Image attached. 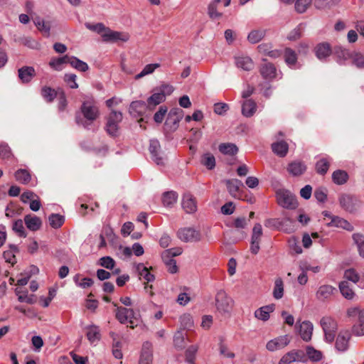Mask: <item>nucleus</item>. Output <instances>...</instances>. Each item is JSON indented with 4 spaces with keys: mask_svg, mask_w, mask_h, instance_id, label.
Returning <instances> with one entry per match:
<instances>
[{
    "mask_svg": "<svg viewBox=\"0 0 364 364\" xmlns=\"http://www.w3.org/2000/svg\"><path fill=\"white\" fill-rule=\"evenodd\" d=\"M18 77L23 83H28L36 75L35 69L31 66H23L18 70Z\"/></svg>",
    "mask_w": 364,
    "mask_h": 364,
    "instance_id": "nucleus-18",
    "label": "nucleus"
},
{
    "mask_svg": "<svg viewBox=\"0 0 364 364\" xmlns=\"http://www.w3.org/2000/svg\"><path fill=\"white\" fill-rule=\"evenodd\" d=\"M273 152L280 157H284L287 155L289 150V145L284 141H279L272 144Z\"/></svg>",
    "mask_w": 364,
    "mask_h": 364,
    "instance_id": "nucleus-29",
    "label": "nucleus"
},
{
    "mask_svg": "<svg viewBox=\"0 0 364 364\" xmlns=\"http://www.w3.org/2000/svg\"><path fill=\"white\" fill-rule=\"evenodd\" d=\"M50 225L55 228H59L64 223V217L59 214H51L48 218Z\"/></svg>",
    "mask_w": 364,
    "mask_h": 364,
    "instance_id": "nucleus-50",
    "label": "nucleus"
},
{
    "mask_svg": "<svg viewBox=\"0 0 364 364\" xmlns=\"http://www.w3.org/2000/svg\"><path fill=\"white\" fill-rule=\"evenodd\" d=\"M122 120L121 112L112 110L107 117L106 131L111 136H116L119 129V123Z\"/></svg>",
    "mask_w": 364,
    "mask_h": 364,
    "instance_id": "nucleus-8",
    "label": "nucleus"
},
{
    "mask_svg": "<svg viewBox=\"0 0 364 364\" xmlns=\"http://www.w3.org/2000/svg\"><path fill=\"white\" fill-rule=\"evenodd\" d=\"M306 169V165L301 161H294L289 164L288 166V171L295 176L301 175Z\"/></svg>",
    "mask_w": 364,
    "mask_h": 364,
    "instance_id": "nucleus-34",
    "label": "nucleus"
},
{
    "mask_svg": "<svg viewBox=\"0 0 364 364\" xmlns=\"http://www.w3.org/2000/svg\"><path fill=\"white\" fill-rule=\"evenodd\" d=\"M178 195L174 191H168L164 193L162 202L164 206L171 207L177 200Z\"/></svg>",
    "mask_w": 364,
    "mask_h": 364,
    "instance_id": "nucleus-42",
    "label": "nucleus"
},
{
    "mask_svg": "<svg viewBox=\"0 0 364 364\" xmlns=\"http://www.w3.org/2000/svg\"><path fill=\"white\" fill-rule=\"evenodd\" d=\"M153 347L152 344L146 341L143 343L138 364H152Z\"/></svg>",
    "mask_w": 364,
    "mask_h": 364,
    "instance_id": "nucleus-13",
    "label": "nucleus"
},
{
    "mask_svg": "<svg viewBox=\"0 0 364 364\" xmlns=\"http://www.w3.org/2000/svg\"><path fill=\"white\" fill-rule=\"evenodd\" d=\"M165 100V97L162 93H160L158 90H154V92L147 99V107L152 109Z\"/></svg>",
    "mask_w": 364,
    "mask_h": 364,
    "instance_id": "nucleus-30",
    "label": "nucleus"
},
{
    "mask_svg": "<svg viewBox=\"0 0 364 364\" xmlns=\"http://www.w3.org/2000/svg\"><path fill=\"white\" fill-rule=\"evenodd\" d=\"M225 184L228 192L233 197L237 196L240 188L243 186L242 182L237 178L226 180Z\"/></svg>",
    "mask_w": 364,
    "mask_h": 364,
    "instance_id": "nucleus-26",
    "label": "nucleus"
},
{
    "mask_svg": "<svg viewBox=\"0 0 364 364\" xmlns=\"http://www.w3.org/2000/svg\"><path fill=\"white\" fill-rule=\"evenodd\" d=\"M215 306L221 314H229L233 306V300L225 291L219 290L215 295Z\"/></svg>",
    "mask_w": 364,
    "mask_h": 364,
    "instance_id": "nucleus-5",
    "label": "nucleus"
},
{
    "mask_svg": "<svg viewBox=\"0 0 364 364\" xmlns=\"http://www.w3.org/2000/svg\"><path fill=\"white\" fill-rule=\"evenodd\" d=\"M290 343V338L288 335L280 336L267 343L266 348L271 352L283 349Z\"/></svg>",
    "mask_w": 364,
    "mask_h": 364,
    "instance_id": "nucleus-12",
    "label": "nucleus"
},
{
    "mask_svg": "<svg viewBox=\"0 0 364 364\" xmlns=\"http://www.w3.org/2000/svg\"><path fill=\"white\" fill-rule=\"evenodd\" d=\"M348 174L343 170H336L332 174V180L337 185H343L347 182Z\"/></svg>",
    "mask_w": 364,
    "mask_h": 364,
    "instance_id": "nucleus-37",
    "label": "nucleus"
},
{
    "mask_svg": "<svg viewBox=\"0 0 364 364\" xmlns=\"http://www.w3.org/2000/svg\"><path fill=\"white\" fill-rule=\"evenodd\" d=\"M353 239L358 247L360 255L364 258V235L355 233L353 235Z\"/></svg>",
    "mask_w": 364,
    "mask_h": 364,
    "instance_id": "nucleus-52",
    "label": "nucleus"
},
{
    "mask_svg": "<svg viewBox=\"0 0 364 364\" xmlns=\"http://www.w3.org/2000/svg\"><path fill=\"white\" fill-rule=\"evenodd\" d=\"M15 293L18 296V300L20 302H26L27 304H33L35 303L33 295H28L27 291H23L21 289L16 288Z\"/></svg>",
    "mask_w": 364,
    "mask_h": 364,
    "instance_id": "nucleus-40",
    "label": "nucleus"
},
{
    "mask_svg": "<svg viewBox=\"0 0 364 364\" xmlns=\"http://www.w3.org/2000/svg\"><path fill=\"white\" fill-rule=\"evenodd\" d=\"M85 26L87 29H89L92 31H95L97 33H100L101 35L103 33H105L106 30L107 28V27H106L102 23H97L95 24L85 23Z\"/></svg>",
    "mask_w": 364,
    "mask_h": 364,
    "instance_id": "nucleus-58",
    "label": "nucleus"
},
{
    "mask_svg": "<svg viewBox=\"0 0 364 364\" xmlns=\"http://www.w3.org/2000/svg\"><path fill=\"white\" fill-rule=\"evenodd\" d=\"M284 58L285 63L291 68L294 67L297 61V55L296 52L290 48H287L284 50Z\"/></svg>",
    "mask_w": 364,
    "mask_h": 364,
    "instance_id": "nucleus-36",
    "label": "nucleus"
},
{
    "mask_svg": "<svg viewBox=\"0 0 364 364\" xmlns=\"http://www.w3.org/2000/svg\"><path fill=\"white\" fill-rule=\"evenodd\" d=\"M64 63H68V55H65L63 57L53 58L49 65L55 70L60 71L63 70V65Z\"/></svg>",
    "mask_w": 364,
    "mask_h": 364,
    "instance_id": "nucleus-48",
    "label": "nucleus"
},
{
    "mask_svg": "<svg viewBox=\"0 0 364 364\" xmlns=\"http://www.w3.org/2000/svg\"><path fill=\"white\" fill-rule=\"evenodd\" d=\"M167 112L168 108L166 106H161L159 110L154 115V122L157 124H161L164 121Z\"/></svg>",
    "mask_w": 364,
    "mask_h": 364,
    "instance_id": "nucleus-61",
    "label": "nucleus"
},
{
    "mask_svg": "<svg viewBox=\"0 0 364 364\" xmlns=\"http://www.w3.org/2000/svg\"><path fill=\"white\" fill-rule=\"evenodd\" d=\"M24 222L27 228L31 231H36L39 230L42 225L41 218L31 214L26 215L24 217Z\"/></svg>",
    "mask_w": 364,
    "mask_h": 364,
    "instance_id": "nucleus-24",
    "label": "nucleus"
},
{
    "mask_svg": "<svg viewBox=\"0 0 364 364\" xmlns=\"http://www.w3.org/2000/svg\"><path fill=\"white\" fill-rule=\"evenodd\" d=\"M183 250L181 247H174L165 250L162 253V258L171 259V257L181 255Z\"/></svg>",
    "mask_w": 364,
    "mask_h": 364,
    "instance_id": "nucleus-62",
    "label": "nucleus"
},
{
    "mask_svg": "<svg viewBox=\"0 0 364 364\" xmlns=\"http://www.w3.org/2000/svg\"><path fill=\"white\" fill-rule=\"evenodd\" d=\"M341 0H315L314 5L318 9H331L337 6Z\"/></svg>",
    "mask_w": 364,
    "mask_h": 364,
    "instance_id": "nucleus-45",
    "label": "nucleus"
},
{
    "mask_svg": "<svg viewBox=\"0 0 364 364\" xmlns=\"http://www.w3.org/2000/svg\"><path fill=\"white\" fill-rule=\"evenodd\" d=\"M333 53L336 58V61L340 64H342L346 60L350 59L351 56V53H350L348 50L341 46L336 47L334 48Z\"/></svg>",
    "mask_w": 364,
    "mask_h": 364,
    "instance_id": "nucleus-31",
    "label": "nucleus"
},
{
    "mask_svg": "<svg viewBox=\"0 0 364 364\" xmlns=\"http://www.w3.org/2000/svg\"><path fill=\"white\" fill-rule=\"evenodd\" d=\"M58 95V92L50 87L44 86L41 89V95L47 102H52Z\"/></svg>",
    "mask_w": 364,
    "mask_h": 364,
    "instance_id": "nucleus-39",
    "label": "nucleus"
},
{
    "mask_svg": "<svg viewBox=\"0 0 364 364\" xmlns=\"http://www.w3.org/2000/svg\"><path fill=\"white\" fill-rule=\"evenodd\" d=\"M218 149L222 154L230 156L235 155L238 151V148L232 143H222Z\"/></svg>",
    "mask_w": 364,
    "mask_h": 364,
    "instance_id": "nucleus-35",
    "label": "nucleus"
},
{
    "mask_svg": "<svg viewBox=\"0 0 364 364\" xmlns=\"http://www.w3.org/2000/svg\"><path fill=\"white\" fill-rule=\"evenodd\" d=\"M100 114L99 107L93 98L82 101L78 112L75 114L76 124L87 130H95V122Z\"/></svg>",
    "mask_w": 364,
    "mask_h": 364,
    "instance_id": "nucleus-1",
    "label": "nucleus"
},
{
    "mask_svg": "<svg viewBox=\"0 0 364 364\" xmlns=\"http://www.w3.org/2000/svg\"><path fill=\"white\" fill-rule=\"evenodd\" d=\"M116 318L122 324L129 323V327H134L135 313L132 309L119 306L116 310Z\"/></svg>",
    "mask_w": 364,
    "mask_h": 364,
    "instance_id": "nucleus-10",
    "label": "nucleus"
},
{
    "mask_svg": "<svg viewBox=\"0 0 364 364\" xmlns=\"http://www.w3.org/2000/svg\"><path fill=\"white\" fill-rule=\"evenodd\" d=\"M159 67V64H158V63L146 65L143 68V70L135 76V79L139 80L147 75L151 74Z\"/></svg>",
    "mask_w": 364,
    "mask_h": 364,
    "instance_id": "nucleus-53",
    "label": "nucleus"
},
{
    "mask_svg": "<svg viewBox=\"0 0 364 364\" xmlns=\"http://www.w3.org/2000/svg\"><path fill=\"white\" fill-rule=\"evenodd\" d=\"M68 64L80 72H86L89 69V66L87 63L80 60L75 56L68 55Z\"/></svg>",
    "mask_w": 364,
    "mask_h": 364,
    "instance_id": "nucleus-32",
    "label": "nucleus"
},
{
    "mask_svg": "<svg viewBox=\"0 0 364 364\" xmlns=\"http://www.w3.org/2000/svg\"><path fill=\"white\" fill-rule=\"evenodd\" d=\"M320 324L324 333L325 341L332 343L338 328L336 321L331 316H323L320 321Z\"/></svg>",
    "mask_w": 364,
    "mask_h": 364,
    "instance_id": "nucleus-4",
    "label": "nucleus"
},
{
    "mask_svg": "<svg viewBox=\"0 0 364 364\" xmlns=\"http://www.w3.org/2000/svg\"><path fill=\"white\" fill-rule=\"evenodd\" d=\"M235 63L237 68L245 71H250L254 68L255 64L252 58L247 55H240L235 57Z\"/></svg>",
    "mask_w": 364,
    "mask_h": 364,
    "instance_id": "nucleus-16",
    "label": "nucleus"
},
{
    "mask_svg": "<svg viewBox=\"0 0 364 364\" xmlns=\"http://www.w3.org/2000/svg\"><path fill=\"white\" fill-rule=\"evenodd\" d=\"M346 314L351 319H358V323L352 328L353 334L358 336H364V309L353 306L347 309Z\"/></svg>",
    "mask_w": 364,
    "mask_h": 364,
    "instance_id": "nucleus-2",
    "label": "nucleus"
},
{
    "mask_svg": "<svg viewBox=\"0 0 364 364\" xmlns=\"http://www.w3.org/2000/svg\"><path fill=\"white\" fill-rule=\"evenodd\" d=\"M178 237L184 242H196L201 240V234L193 228H181L177 232Z\"/></svg>",
    "mask_w": 364,
    "mask_h": 364,
    "instance_id": "nucleus-9",
    "label": "nucleus"
},
{
    "mask_svg": "<svg viewBox=\"0 0 364 364\" xmlns=\"http://www.w3.org/2000/svg\"><path fill=\"white\" fill-rule=\"evenodd\" d=\"M344 278L356 284L360 281V274H358L354 269L350 268L345 271Z\"/></svg>",
    "mask_w": 364,
    "mask_h": 364,
    "instance_id": "nucleus-56",
    "label": "nucleus"
},
{
    "mask_svg": "<svg viewBox=\"0 0 364 364\" xmlns=\"http://www.w3.org/2000/svg\"><path fill=\"white\" fill-rule=\"evenodd\" d=\"M330 166L329 159L327 158H321L319 159L315 165L316 171L320 175H325Z\"/></svg>",
    "mask_w": 364,
    "mask_h": 364,
    "instance_id": "nucleus-38",
    "label": "nucleus"
},
{
    "mask_svg": "<svg viewBox=\"0 0 364 364\" xmlns=\"http://www.w3.org/2000/svg\"><path fill=\"white\" fill-rule=\"evenodd\" d=\"M314 326L309 321H304L299 325V333L304 341H309L311 339Z\"/></svg>",
    "mask_w": 364,
    "mask_h": 364,
    "instance_id": "nucleus-19",
    "label": "nucleus"
},
{
    "mask_svg": "<svg viewBox=\"0 0 364 364\" xmlns=\"http://www.w3.org/2000/svg\"><path fill=\"white\" fill-rule=\"evenodd\" d=\"M328 225L341 228L350 232L353 230V226L348 220L338 216L332 218V220L328 223Z\"/></svg>",
    "mask_w": 364,
    "mask_h": 364,
    "instance_id": "nucleus-25",
    "label": "nucleus"
},
{
    "mask_svg": "<svg viewBox=\"0 0 364 364\" xmlns=\"http://www.w3.org/2000/svg\"><path fill=\"white\" fill-rule=\"evenodd\" d=\"M182 207L187 213H193L197 210L195 198L189 193L183 196Z\"/></svg>",
    "mask_w": 364,
    "mask_h": 364,
    "instance_id": "nucleus-17",
    "label": "nucleus"
},
{
    "mask_svg": "<svg viewBox=\"0 0 364 364\" xmlns=\"http://www.w3.org/2000/svg\"><path fill=\"white\" fill-rule=\"evenodd\" d=\"M174 346L178 349H183L186 346L185 335L182 331H177L173 336Z\"/></svg>",
    "mask_w": 364,
    "mask_h": 364,
    "instance_id": "nucleus-51",
    "label": "nucleus"
},
{
    "mask_svg": "<svg viewBox=\"0 0 364 364\" xmlns=\"http://www.w3.org/2000/svg\"><path fill=\"white\" fill-rule=\"evenodd\" d=\"M353 60V63L358 68L364 67V55L360 53H351L350 58Z\"/></svg>",
    "mask_w": 364,
    "mask_h": 364,
    "instance_id": "nucleus-64",
    "label": "nucleus"
},
{
    "mask_svg": "<svg viewBox=\"0 0 364 364\" xmlns=\"http://www.w3.org/2000/svg\"><path fill=\"white\" fill-rule=\"evenodd\" d=\"M351 335L348 331H341L336 337L335 348L339 352H344L349 347V341Z\"/></svg>",
    "mask_w": 364,
    "mask_h": 364,
    "instance_id": "nucleus-14",
    "label": "nucleus"
},
{
    "mask_svg": "<svg viewBox=\"0 0 364 364\" xmlns=\"http://www.w3.org/2000/svg\"><path fill=\"white\" fill-rule=\"evenodd\" d=\"M338 202L341 207L350 213H355L360 204L357 196L348 193H341L338 197Z\"/></svg>",
    "mask_w": 364,
    "mask_h": 364,
    "instance_id": "nucleus-7",
    "label": "nucleus"
},
{
    "mask_svg": "<svg viewBox=\"0 0 364 364\" xmlns=\"http://www.w3.org/2000/svg\"><path fill=\"white\" fill-rule=\"evenodd\" d=\"M100 264L106 269H113L115 265V261L111 257H102L100 259Z\"/></svg>",
    "mask_w": 364,
    "mask_h": 364,
    "instance_id": "nucleus-63",
    "label": "nucleus"
},
{
    "mask_svg": "<svg viewBox=\"0 0 364 364\" xmlns=\"http://www.w3.org/2000/svg\"><path fill=\"white\" fill-rule=\"evenodd\" d=\"M102 38L105 42L115 43L119 41L127 42L129 38V36L126 33L112 31L107 27L106 32L102 34Z\"/></svg>",
    "mask_w": 364,
    "mask_h": 364,
    "instance_id": "nucleus-11",
    "label": "nucleus"
},
{
    "mask_svg": "<svg viewBox=\"0 0 364 364\" xmlns=\"http://www.w3.org/2000/svg\"><path fill=\"white\" fill-rule=\"evenodd\" d=\"M34 23L38 29L43 33L45 36L48 37L50 31V24L49 22H46L41 18H36L34 21Z\"/></svg>",
    "mask_w": 364,
    "mask_h": 364,
    "instance_id": "nucleus-43",
    "label": "nucleus"
},
{
    "mask_svg": "<svg viewBox=\"0 0 364 364\" xmlns=\"http://www.w3.org/2000/svg\"><path fill=\"white\" fill-rule=\"evenodd\" d=\"M306 354L309 358L312 361H319L322 358V353L321 351L314 349L311 346L306 348Z\"/></svg>",
    "mask_w": 364,
    "mask_h": 364,
    "instance_id": "nucleus-57",
    "label": "nucleus"
},
{
    "mask_svg": "<svg viewBox=\"0 0 364 364\" xmlns=\"http://www.w3.org/2000/svg\"><path fill=\"white\" fill-rule=\"evenodd\" d=\"M339 289L341 294L347 299H352L355 296L354 291L349 287L347 281H343L339 284Z\"/></svg>",
    "mask_w": 364,
    "mask_h": 364,
    "instance_id": "nucleus-41",
    "label": "nucleus"
},
{
    "mask_svg": "<svg viewBox=\"0 0 364 364\" xmlns=\"http://www.w3.org/2000/svg\"><path fill=\"white\" fill-rule=\"evenodd\" d=\"M86 336L91 344L97 343L101 338L100 330L96 325H90L85 327Z\"/></svg>",
    "mask_w": 364,
    "mask_h": 364,
    "instance_id": "nucleus-21",
    "label": "nucleus"
},
{
    "mask_svg": "<svg viewBox=\"0 0 364 364\" xmlns=\"http://www.w3.org/2000/svg\"><path fill=\"white\" fill-rule=\"evenodd\" d=\"M259 72L264 79L272 80L276 77L277 70L273 64L266 63L260 67Z\"/></svg>",
    "mask_w": 364,
    "mask_h": 364,
    "instance_id": "nucleus-27",
    "label": "nucleus"
},
{
    "mask_svg": "<svg viewBox=\"0 0 364 364\" xmlns=\"http://www.w3.org/2000/svg\"><path fill=\"white\" fill-rule=\"evenodd\" d=\"M200 163L208 169L212 170L215 166V156L210 153H205L202 156Z\"/></svg>",
    "mask_w": 364,
    "mask_h": 364,
    "instance_id": "nucleus-46",
    "label": "nucleus"
},
{
    "mask_svg": "<svg viewBox=\"0 0 364 364\" xmlns=\"http://www.w3.org/2000/svg\"><path fill=\"white\" fill-rule=\"evenodd\" d=\"M289 247L290 250L296 254L302 253V248L300 246L299 242L295 237H291L288 240Z\"/></svg>",
    "mask_w": 364,
    "mask_h": 364,
    "instance_id": "nucleus-60",
    "label": "nucleus"
},
{
    "mask_svg": "<svg viewBox=\"0 0 364 364\" xmlns=\"http://www.w3.org/2000/svg\"><path fill=\"white\" fill-rule=\"evenodd\" d=\"M275 309V305L272 304L263 306L255 311V316L261 321H267L269 318V314L272 313Z\"/></svg>",
    "mask_w": 364,
    "mask_h": 364,
    "instance_id": "nucleus-22",
    "label": "nucleus"
},
{
    "mask_svg": "<svg viewBox=\"0 0 364 364\" xmlns=\"http://www.w3.org/2000/svg\"><path fill=\"white\" fill-rule=\"evenodd\" d=\"M311 3L312 0H296L295 9L299 14L304 13Z\"/></svg>",
    "mask_w": 364,
    "mask_h": 364,
    "instance_id": "nucleus-55",
    "label": "nucleus"
},
{
    "mask_svg": "<svg viewBox=\"0 0 364 364\" xmlns=\"http://www.w3.org/2000/svg\"><path fill=\"white\" fill-rule=\"evenodd\" d=\"M284 295V284L281 278L276 279L273 289V296L276 299L282 298Z\"/></svg>",
    "mask_w": 364,
    "mask_h": 364,
    "instance_id": "nucleus-49",
    "label": "nucleus"
},
{
    "mask_svg": "<svg viewBox=\"0 0 364 364\" xmlns=\"http://www.w3.org/2000/svg\"><path fill=\"white\" fill-rule=\"evenodd\" d=\"M315 54L316 56L320 60H325L326 58L330 56L332 53L331 48L330 44L328 43H318L315 47Z\"/></svg>",
    "mask_w": 364,
    "mask_h": 364,
    "instance_id": "nucleus-23",
    "label": "nucleus"
},
{
    "mask_svg": "<svg viewBox=\"0 0 364 364\" xmlns=\"http://www.w3.org/2000/svg\"><path fill=\"white\" fill-rule=\"evenodd\" d=\"M256 103L252 100H245L242 106V113L245 117H252L256 112Z\"/></svg>",
    "mask_w": 364,
    "mask_h": 364,
    "instance_id": "nucleus-33",
    "label": "nucleus"
},
{
    "mask_svg": "<svg viewBox=\"0 0 364 364\" xmlns=\"http://www.w3.org/2000/svg\"><path fill=\"white\" fill-rule=\"evenodd\" d=\"M278 204L282 208L294 209L297 205L295 196L288 190L279 189L276 192Z\"/></svg>",
    "mask_w": 364,
    "mask_h": 364,
    "instance_id": "nucleus-6",
    "label": "nucleus"
},
{
    "mask_svg": "<svg viewBox=\"0 0 364 364\" xmlns=\"http://www.w3.org/2000/svg\"><path fill=\"white\" fill-rule=\"evenodd\" d=\"M149 150L150 151L152 160L157 165L164 164V158L159 156L161 146L157 139H151L149 141Z\"/></svg>",
    "mask_w": 364,
    "mask_h": 364,
    "instance_id": "nucleus-15",
    "label": "nucleus"
},
{
    "mask_svg": "<svg viewBox=\"0 0 364 364\" xmlns=\"http://www.w3.org/2000/svg\"><path fill=\"white\" fill-rule=\"evenodd\" d=\"M15 178L16 181L23 184L28 183L31 180L29 172L26 169H18L15 172Z\"/></svg>",
    "mask_w": 364,
    "mask_h": 364,
    "instance_id": "nucleus-44",
    "label": "nucleus"
},
{
    "mask_svg": "<svg viewBox=\"0 0 364 364\" xmlns=\"http://www.w3.org/2000/svg\"><path fill=\"white\" fill-rule=\"evenodd\" d=\"M197 346H191L186 350V361L190 364H194L196 355L198 351Z\"/></svg>",
    "mask_w": 364,
    "mask_h": 364,
    "instance_id": "nucleus-54",
    "label": "nucleus"
},
{
    "mask_svg": "<svg viewBox=\"0 0 364 364\" xmlns=\"http://www.w3.org/2000/svg\"><path fill=\"white\" fill-rule=\"evenodd\" d=\"M327 189L324 187H318L314 191V197L319 203H324L327 199Z\"/></svg>",
    "mask_w": 364,
    "mask_h": 364,
    "instance_id": "nucleus-59",
    "label": "nucleus"
},
{
    "mask_svg": "<svg viewBox=\"0 0 364 364\" xmlns=\"http://www.w3.org/2000/svg\"><path fill=\"white\" fill-rule=\"evenodd\" d=\"M147 103L144 101H134L130 104L129 113L134 117L141 116L145 111Z\"/></svg>",
    "mask_w": 364,
    "mask_h": 364,
    "instance_id": "nucleus-28",
    "label": "nucleus"
},
{
    "mask_svg": "<svg viewBox=\"0 0 364 364\" xmlns=\"http://www.w3.org/2000/svg\"><path fill=\"white\" fill-rule=\"evenodd\" d=\"M264 36V30H253L248 34L247 40L250 43L255 44L259 42Z\"/></svg>",
    "mask_w": 364,
    "mask_h": 364,
    "instance_id": "nucleus-47",
    "label": "nucleus"
},
{
    "mask_svg": "<svg viewBox=\"0 0 364 364\" xmlns=\"http://www.w3.org/2000/svg\"><path fill=\"white\" fill-rule=\"evenodd\" d=\"M336 291V289L331 285L324 284L319 287L316 296L318 300L324 301L330 297Z\"/></svg>",
    "mask_w": 364,
    "mask_h": 364,
    "instance_id": "nucleus-20",
    "label": "nucleus"
},
{
    "mask_svg": "<svg viewBox=\"0 0 364 364\" xmlns=\"http://www.w3.org/2000/svg\"><path fill=\"white\" fill-rule=\"evenodd\" d=\"M184 116V112L181 108H172L167 114L164 123V129L167 132H174L179 127V122Z\"/></svg>",
    "mask_w": 364,
    "mask_h": 364,
    "instance_id": "nucleus-3",
    "label": "nucleus"
}]
</instances>
